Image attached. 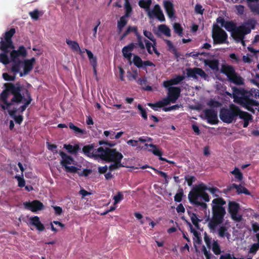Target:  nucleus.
I'll use <instances>...</instances> for the list:
<instances>
[{"label":"nucleus","instance_id":"1","mask_svg":"<svg viewBox=\"0 0 259 259\" xmlns=\"http://www.w3.org/2000/svg\"><path fill=\"white\" fill-rule=\"evenodd\" d=\"M5 89L0 94V107L7 110L15 122L21 124L23 120L22 115H16L17 112L23 113L32 101L28 90L20 82L5 83Z\"/></svg>","mask_w":259,"mask_h":259},{"label":"nucleus","instance_id":"2","mask_svg":"<svg viewBox=\"0 0 259 259\" xmlns=\"http://www.w3.org/2000/svg\"><path fill=\"white\" fill-rule=\"evenodd\" d=\"M226 202L222 198H215L212 201V217L209 221L208 227L212 233H217L221 238H225L230 241L231 234L228 232L229 225L225 223L222 225L226 210L223 205Z\"/></svg>","mask_w":259,"mask_h":259},{"label":"nucleus","instance_id":"3","mask_svg":"<svg viewBox=\"0 0 259 259\" xmlns=\"http://www.w3.org/2000/svg\"><path fill=\"white\" fill-rule=\"evenodd\" d=\"M207 190L209 191L214 197H218L217 198H219L221 192L218 188L207 187L204 184L201 183L194 187L189 192L188 198L190 201L195 205L201 206L203 209H206L207 205L203 202L202 200L205 202H208L210 200L209 195L206 193ZM220 198H221L220 197Z\"/></svg>","mask_w":259,"mask_h":259},{"label":"nucleus","instance_id":"4","mask_svg":"<svg viewBox=\"0 0 259 259\" xmlns=\"http://www.w3.org/2000/svg\"><path fill=\"white\" fill-rule=\"evenodd\" d=\"M233 97L234 102L239 104L248 111L254 113L253 106H258L259 102L250 99V95L255 98H259V90L257 89H251L249 92L242 89L236 88H233Z\"/></svg>","mask_w":259,"mask_h":259},{"label":"nucleus","instance_id":"5","mask_svg":"<svg viewBox=\"0 0 259 259\" xmlns=\"http://www.w3.org/2000/svg\"><path fill=\"white\" fill-rule=\"evenodd\" d=\"M238 115L244 120L243 127H246L249 121L252 120L251 116L246 112L240 111L235 105H231L229 109H222L220 114L221 119L227 123L232 122L235 117Z\"/></svg>","mask_w":259,"mask_h":259},{"label":"nucleus","instance_id":"6","mask_svg":"<svg viewBox=\"0 0 259 259\" xmlns=\"http://www.w3.org/2000/svg\"><path fill=\"white\" fill-rule=\"evenodd\" d=\"M82 152L88 157L99 158L104 160L113 162V149H110L109 148H104L100 147L97 149H94L93 145H88L83 147Z\"/></svg>","mask_w":259,"mask_h":259},{"label":"nucleus","instance_id":"7","mask_svg":"<svg viewBox=\"0 0 259 259\" xmlns=\"http://www.w3.org/2000/svg\"><path fill=\"white\" fill-rule=\"evenodd\" d=\"M183 76L178 75L176 77L163 82V85L168 89V96L170 98L171 102L175 103L180 94V89L177 87H171L172 85L178 84L184 79Z\"/></svg>","mask_w":259,"mask_h":259},{"label":"nucleus","instance_id":"8","mask_svg":"<svg viewBox=\"0 0 259 259\" xmlns=\"http://www.w3.org/2000/svg\"><path fill=\"white\" fill-rule=\"evenodd\" d=\"M228 31H232V35L237 41H240L244 46L245 42L243 39L245 34L250 32V29L246 26H241L235 27L234 25L230 22H226L223 26Z\"/></svg>","mask_w":259,"mask_h":259},{"label":"nucleus","instance_id":"9","mask_svg":"<svg viewBox=\"0 0 259 259\" xmlns=\"http://www.w3.org/2000/svg\"><path fill=\"white\" fill-rule=\"evenodd\" d=\"M212 36L215 44L225 43L227 38L226 32L215 24L213 25Z\"/></svg>","mask_w":259,"mask_h":259},{"label":"nucleus","instance_id":"10","mask_svg":"<svg viewBox=\"0 0 259 259\" xmlns=\"http://www.w3.org/2000/svg\"><path fill=\"white\" fill-rule=\"evenodd\" d=\"M223 72L228 77L230 80L237 85L243 84V79L238 75L234 68L230 66H226L223 68Z\"/></svg>","mask_w":259,"mask_h":259},{"label":"nucleus","instance_id":"11","mask_svg":"<svg viewBox=\"0 0 259 259\" xmlns=\"http://www.w3.org/2000/svg\"><path fill=\"white\" fill-rule=\"evenodd\" d=\"M147 14L150 19H154L156 18L161 22L165 21V17L163 12L158 4L155 5L154 7L147 10Z\"/></svg>","mask_w":259,"mask_h":259},{"label":"nucleus","instance_id":"12","mask_svg":"<svg viewBox=\"0 0 259 259\" xmlns=\"http://www.w3.org/2000/svg\"><path fill=\"white\" fill-rule=\"evenodd\" d=\"M229 212L231 214L232 219L236 222H240L242 219V215L239 214L238 210L239 209V205L235 202H229Z\"/></svg>","mask_w":259,"mask_h":259},{"label":"nucleus","instance_id":"13","mask_svg":"<svg viewBox=\"0 0 259 259\" xmlns=\"http://www.w3.org/2000/svg\"><path fill=\"white\" fill-rule=\"evenodd\" d=\"M124 3V7L125 9V15L120 19L118 22L117 28L119 32L122 30L123 27L125 25L127 21V17L129 16L132 11V7L130 5L128 0H123Z\"/></svg>","mask_w":259,"mask_h":259},{"label":"nucleus","instance_id":"14","mask_svg":"<svg viewBox=\"0 0 259 259\" xmlns=\"http://www.w3.org/2000/svg\"><path fill=\"white\" fill-rule=\"evenodd\" d=\"M204 240L207 246L209 248H211L215 254L219 255L221 254V250L220 246L217 240L212 239L207 236L206 234L204 235Z\"/></svg>","mask_w":259,"mask_h":259},{"label":"nucleus","instance_id":"15","mask_svg":"<svg viewBox=\"0 0 259 259\" xmlns=\"http://www.w3.org/2000/svg\"><path fill=\"white\" fill-rule=\"evenodd\" d=\"M142 42L144 46V48H139L141 50L144 52L146 48L149 54H152L154 52L157 56L160 55V53L157 50L156 48V41L150 42L149 40L143 38Z\"/></svg>","mask_w":259,"mask_h":259},{"label":"nucleus","instance_id":"16","mask_svg":"<svg viewBox=\"0 0 259 259\" xmlns=\"http://www.w3.org/2000/svg\"><path fill=\"white\" fill-rule=\"evenodd\" d=\"M25 208L32 212H36L42 209L44 204L39 200H35L31 202H25L23 203Z\"/></svg>","mask_w":259,"mask_h":259},{"label":"nucleus","instance_id":"17","mask_svg":"<svg viewBox=\"0 0 259 259\" xmlns=\"http://www.w3.org/2000/svg\"><path fill=\"white\" fill-rule=\"evenodd\" d=\"M133 32L135 33L136 36L137 38V45L139 48H144V46L142 42L143 37L138 32L137 27L136 26H130L123 33V35L121 37V39H123L128 33Z\"/></svg>","mask_w":259,"mask_h":259},{"label":"nucleus","instance_id":"18","mask_svg":"<svg viewBox=\"0 0 259 259\" xmlns=\"http://www.w3.org/2000/svg\"><path fill=\"white\" fill-rule=\"evenodd\" d=\"M205 117L207 122L211 124H217L218 122L217 112L212 109H207L204 111Z\"/></svg>","mask_w":259,"mask_h":259},{"label":"nucleus","instance_id":"19","mask_svg":"<svg viewBox=\"0 0 259 259\" xmlns=\"http://www.w3.org/2000/svg\"><path fill=\"white\" fill-rule=\"evenodd\" d=\"M59 154L62 158L61 160L60 161V164L62 167H64V168L68 166L69 164H74L75 160L72 156L67 155L66 153L62 151H60L59 152Z\"/></svg>","mask_w":259,"mask_h":259},{"label":"nucleus","instance_id":"20","mask_svg":"<svg viewBox=\"0 0 259 259\" xmlns=\"http://www.w3.org/2000/svg\"><path fill=\"white\" fill-rule=\"evenodd\" d=\"M35 62V58L33 57L30 59L25 60L23 62L24 68L23 72H20V76L22 77L24 75L27 74L33 69V64Z\"/></svg>","mask_w":259,"mask_h":259},{"label":"nucleus","instance_id":"21","mask_svg":"<svg viewBox=\"0 0 259 259\" xmlns=\"http://www.w3.org/2000/svg\"><path fill=\"white\" fill-rule=\"evenodd\" d=\"M187 75L189 77L194 78H197L198 76L206 78V75L204 71L201 69L198 68H194L193 69H189L187 70Z\"/></svg>","mask_w":259,"mask_h":259},{"label":"nucleus","instance_id":"22","mask_svg":"<svg viewBox=\"0 0 259 259\" xmlns=\"http://www.w3.org/2000/svg\"><path fill=\"white\" fill-rule=\"evenodd\" d=\"M27 52L25 48L23 46H21L19 47L17 50H13L10 53V57L15 58H18L19 57H25L27 56Z\"/></svg>","mask_w":259,"mask_h":259},{"label":"nucleus","instance_id":"23","mask_svg":"<svg viewBox=\"0 0 259 259\" xmlns=\"http://www.w3.org/2000/svg\"><path fill=\"white\" fill-rule=\"evenodd\" d=\"M164 8L170 18L174 17L175 10L173 4L169 1H164L163 2Z\"/></svg>","mask_w":259,"mask_h":259},{"label":"nucleus","instance_id":"24","mask_svg":"<svg viewBox=\"0 0 259 259\" xmlns=\"http://www.w3.org/2000/svg\"><path fill=\"white\" fill-rule=\"evenodd\" d=\"M145 146L146 147H150V148H151V149H149V151H151V152L153 153V154L156 155V156H158L159 157V159L161 160H163V161H166L167 162H168V163H173L174 162L172 161H168L167 160H166V159L163 158L161 157V155H162V153H161V151L160 150H159L156 145H153V144H146L145 145Z\"/></svg>","mask_w":259,"mask_h":259},{"label":"nucleus","instance_id":"25","mask_svg":"<svg viewBox=\"0 0 259 259\" xmlns=\"http://www.w3.org/2000/svg\"><path fill=\"white\" fill-rule=\"evenodd\" d=\"M136 45L134 43H131L128 45L124 47L122 49V53L123 56L131 61L132 57V52L133 51Z\"/></svg>","mask_w":259,"mask_h":259},{"label":"nucleus","instance_id":"26","mask_svg":"<svg viewBox=\"0 0 259 259\" xmlns=\"http://www.w3.org/2000/svg\"><path fill=\"white\" fill-rule=\"evenodd\" d=\"M11 59L12 62L11 70L16 74V73L19 72L21 64L23 62L19 58L13 59L11 58Z\"/></svg>","mask_w":259,"mask_h":259},{"label":"nucleus","instance_id":"27","mask_svg":"<svg viewBox=\"0 0 259 259\" xmlns=\"http://www.w3.org/2000/svg\"><path fill=\"white\" fill-rule=\"evenodd\" d=\"M31 224L35 226L39 231H42L45 229L44 225L40 222L39 218L37 216H34L30 218Z\"/></svg>","mask_w":259,"mask_h":259},{"label":"nucleus","instance_id":"28","mask_svg":"<svg viewBox=\"0 0 259 259\" xmlns=\"http://www.w3.org/2000/svg\"><path fill=\"white\" fill-rule=\"evenodd\" d=\"M122 158V154L121 153L116 151L114 149V169L124 166L123 164L120 162V160Z\"/></svg>","mask_w":259,"mask_h":259},{"label":"nucleus","instance_id":"29","mask_svg":"<svg viewBox=\"0 0 259 259\" xmlns=\"http://www.w3.org/2000/svg\"><path fill=\"white\" fill-rule=\"evenodd\" d=\"M63 147L69 153L73 155H76L80 149L78 144H75L73 146L71 144H64Z\"/></svg>","mask_w":259,"mask_h":259},{"label":"nucleus","instance_id":"30","mask_svg":"<svg viewBox=\"0 0 259 259\" xmlns=\"http://www.w3.org/2000/svg\"><path fill=\"white\" fill-rule=\"evenodd\" d=\"M170 103H171V100L170 98L168 96L167 98L163 99L161 101H160L156 103L155 104L149 103L148 105L153 108L154 110H156V109L155 108V107H161L162 106L169 104Z\"/></svg>","mask_w":259,"mask_h":259},{"label":"nucleus","instance_id":"31","mask_svg":"<svg viewBox=\"0 0 259 259\" xmlns=\"http://www.w3.org/2000/svg\"><path fill=\"white\" fill-rule=\"evenodd\" d=\"M14 48L13 42L8 40L4 41L3 38L0 41V50L5 53H8L9 48L13 49Z\"/></svg>","mask_w":259,"mask_h":259},{"label":"nucleus","instance_id":"32","mask_svg":"<svg viewBox=\"0 0 259 259\" xmlns=\"http://www.w3.org/2000/svg\"><path fill=\"white\" fill-rule=\"evenodd\" d=\"M204 63L205 65L208 66L213 70H217L218 68L219 63L218 60H205Z\"/></svg>","mask_w":259,"mask_h":259},{"label":"nucleus","instance_id":"33","mask_svg":"<svg viewBox=\"0 0 259 259\" xmlns=\"http://www.w3.org/2000/svg\"><path fill=\"white\" fill-rule=\"evenodd\" d=\"M66 44L71 48L73 51H80V47L78 42L76 41H72L68 39L66 40Z\"/></svg>","mask_w":259,"mask_h":259},{"label":"nucleus","instance_id":"34","mask_svg":"<svg viewBox=\"0 0 259 259\" xmlns=\"http://www.w3.org/2000/svg\"><path fill=\"white\" fill-rule=\"evenodd\" d=\"M158 31L166 36L169 37L171 35L170 29L165 25H160L158 27Z\"/></svg>","mask_w":259,"mask_h":259},{"label":"nucleus","instance_id":"35","mask_svg":"<svg viewBox=\"0 0 259 259\" xmlns=\"http://www.w3.org/2000/svg\"><path fill=\"white\" fill-rule=\"evenodd\" d=\"M138 4L139 6L141 8L144 9L147 12V10L149 9L152 4V0H140Z\"/></svg>","mask_w":259,"mask_h":259},{"label":"nucleus","instance_id":"36","mask_svg":"<svg viewBox=\"0 0 259 259\" xmlns=\"http://www.w3.org/2000/svg\"><path fill=\"white\" fill-rule=\"evenodd\" d=\"M15 32L16 30L14 28H12L9 31H6L4 35V38L5 39V40L13 42L12 40V37L14 35Z\"/></svg>","mask_w":259,"mask_h":259},{"label":"nucleus","instance_id":"37","mask_svg":"<svg viewBox=\"0 0 259 259\" xmlns=\"http://www.w3.org/2000/svg\"><path fill=\"white\" fill-rule=\"evenodd\" d=\"M254 241H256L257 242L251 246L249 251V253L253 254L255 253L259 249V234L256 235V240H254Z\"/></svg>","mask_w":259,"mask_h":259},{"label":"nucleus","instance_id":"38","mask_svg":"<svg viewBox=\"0 0 259 259\" xmlns=\"http://www.w3.org/2000/svg\"><path fill=\"white\" fill-rule=\"evenodd\" d=\"M133 63L138 68L142 67L143 66V61L142 59L136 55L133 56Z\"/></svg>","mask_w":259,"mask_h":259},{"label":"nucleus","instance_id":"39","mask_svg":"<svg viewBox=\"0 0 259 259\" xmlns=\"http://www.w3.org/2000/svg\"><path fill=\"white\" fill-rule=\"evenodd\" d=\"M85 51L88 55L91 65L94 64L95 65V64L97 63V58L94 56L90 50L85 49Z\"/></svg>","mask_w":259,"mask_h":259},{"label":"nucleus","instance_id":"40","mask_svg":"<svg viewBox=\"0 0 259 259\" xmlns=\"http://www.w3.org/2000/svg\"><path fill=\"white\" fill-rule=\"evenodd\" d=\"M42 14L43 13L39 11L37 9H35L34 11L30 12L29 13V16L32 19L34 20H37L38 19L39 17L42 16Z\"/></svg>","mask_w":259,"mask_h":259},{"label":"nucleus","instance_id":"41","mask_svg":"<svg viewBox=\"0 0 259 259\" xmlns=\"http://www.w3.org/2000/svg\"><path fill=\"white\" fill-rule=\"evenodd\" d=\"M81 167V165L79 166V167L77 166H68L65 168V170L67 172L73 173V174H77L78 173L79 170H80V168Z\"/></svg>","mask_w":259,"mask_h":259},{"label":"nucleus","instance_id":"42","mask_svg":"<svg viewBox=\"0 0 259 259\" xmlns=\"http://www.w3.org/2000/svg\"><path fill=\"white\" fill-rule=\"evenodd\" d=\"M233 187L236 189L237 192L238 193H244L247 195L250 194V193L249 192L248 190L244 187H242L241 186H238L236 184H233Z\"/></svg>","mask_w":259,"mask_h":259},{"label":"nucleus","instance_id":"43","mask_svg":"<svg viewBox=\"0 0 259 259\" xmlns=\"http://www.w3.org/2000/svg\"><path fill=\"white\" fill-rule=\"evenodd\" d=\"M69 128L72 130L76 134H83L84 133V131L78 127L74 125L72 122H70L68 124Z\"/></svg>","mask_w":259,"mask_h":259},{"label":"nucleus","instance_id":"44","mask_svg":"<svg viewBox=\"0 0 259 259\" xmlns=\"http://www.w3.org/2000/svg\"><path fill=\"white\" fill-rule=\"evenodd\" d=\"M191 232L193 233L194 236V241L199 244L201 242V239L200 237V234L196 231L194 229L192 228L191 225H190Z\"/></svg>","mask_w":259,"mask_h":259},{"label":"nucleus","instance_id":"45","mask_svg":"<svg viewBox=\"0 0 259 259\" xmlns=\"http://www.w3.org/2000/svg\"><path fill=\"white\" fill-rule=\"evenodd\" d=\"M7 53L4 52L3 53L0 54V62L5 65H7L10 62V60Z\"/></svg>","mask_w":259,"mask_h":259},{"label":"nucleus","instance_id":"46","mask_svg":"<svg viewBox=\"0 0 259 259\" xmlns=\"http://www.w3.org/2000/svg\"><path fill=\"white\" fill-rule=\"evenodd\" d=\"M231 174L234 175L235 176V178L239 181L242 180L243 178V176L242 173L240 171L239 169L235 167L232 171H231Z\"/></svg>","mask_w":259,"mask_h":259},{"label":"nucleus","instance_id":"47","mask_svg":"<svg viewBox=\"0 0 259 259\" xmlns=\"http://www.w3.org/2000/svg\"><path fill=\"white\" fill-rule=\"evenodd\" d=\"M15 178L18 181V185L19 187L22 188V187H23L25 186V181L23 178V175H22V177H20V176L17 175L15 176Z\"/></svg>","mask_w":259,"mask_h":259},{"label":"nucleus","instance_id":"48","mask_svg":"<svg viewBox=\"0 0 259 259\" xmlns=\"http://www.w3.org/2000/svg\"><path fill=\"white\" fill-rule=\"evenodd\" d=\"M249 7L252 12L259 15V4H250Z\"/></svg>","mask_w":259,"mask_h":259},{"label":"nucleus","instance_id":"49","mask_svg":"<svg viewBox=\"0 0 259 259\" xmlns=\"http://www.w3.org/2000/svg\"><path fill=\"white\" fill-rule=\"evenodd\" d=\"M138 76V72L137 71L134 70L132 72H128L127 78L130 80H133L136 79Z\"/></svg>","mask_w":259,"mask_h":259},{"label":"nucleus","instance_id":"50","mask_svg":"<svg viewBox=\"0 0 259 259\" xmlns=\"http://www.w3.org/2000/svg\"><path fill=\"white\" fill-rule=\"evenodd\" d=\"M3 77L6 81H14L16 78V74L10 75L7 73H4L3 74Z\"/></svg>","mask_w":259,"mask_h":259},{"label":"nucleus","instance_id":"51","mask_svg":"<svg viewBox=\"0 0 259 259\" xmlns=\"http://www.w3.org/2000/svg\"><path fill=\"white\" fill-rule=\"evenodd\" d=\"M174 28L175 30V31L179 35H182V28L180 24L179 23H175L174 24Z\"/></svg>","mask_w":259,"mask_h":259},{"label":"nucleus","instance_id":"52","mask_svg":"<svg viewBox=\"0 0 259 259\" xmlns=\"http://www.w3.org/2000/svg\"><path fill=\"white\" fill-rule=\"evenodd\" d=\"M143 33L145 37L149 39L152 41H156L154 35L151 32L147 30H144Z\"/></svg>","mask_w":259,"mask_h":259},{"label":"nucleus","instance_id":"53","mask_svg":"<svg viewBox=\"0 0 259 259\" xmlns=\"http://www.w3.org/2000/svg\"><path fill=\"white\" fill-rule=\"evenodd\" d=\"M100 24H101V21H100V19H98L97 21V23H96V25L94 26V27L93 29V36L92 37L93 39L96 38L98 28L99 26L100 25Z\"/></svg>","mask_w":259,"mask_h":259},{"label":"nucleus","instance_id":"54","mask_svg":"<svg viewBox=\"0 0 259 259\" xmlns=\"http://www.w3.org/2000/svg\"><path fill=\"white\" fill-rule=\"evenodd\" d=\"M92 172V170L90 169H84L82 171L79 170L78 175L80 177L88 176Z\"/></svg>","mask_w":259,"mask_h":259},{"label":"nucleus","instance_id":"55","mask_svg":"<svg viewBox=\"0 0 259 259\" xmlns=\"http://www.w3.org/2000/svg\"><path fill=\"white\" fill-rule=\"evenodd\" d=\"M123 199V195L120 192L114 195V205L120 202Z\"/></svg>","mask_w":259,"mask_h":259},{"label":"nucleus","instance_id":"56","mask_svg":"<svg viewBox=\"0 0 259 259\" xmlns=\"http://www.w3.org/2000/svg\"><path fill=\"white\" fill-rule=\"evenodd\" d=\"M191 220L192 221V222L194 224L195 226L196 227H198V223L200 221V220L197 218L196 214L192 213L190 215Z\"/></svg>","mask_w":259,"mask_h":259},{"label":"nucleus","instance_id":"57","mask_svg":"<svg viewBox=\"0 0 259 259\" xmlns=\"http://www.w3.org/2000/svg\"><path fill=\"white\" fill-rule=\"evenodd\" d=\"M207 104L210 107L213 108L220 107L221 106V104L220 102L214 100H210Z\"/></svg>","mask_w":259,"mask_h":259},{"label":"nucleus","instance_id":"58","mask_svg":"<svg viewBox=\"0 0 259 259\" xmlns=\"http://www.w3.org/2000/svg\"><path fill=\"white\" fill-rule=\"evenodd\" d=\"M151 168L152 169H153L156 172H157V174L160 175L161 176L163 177L165 179V183H168L169 178L166 173L161 171H159V170L155 169L154 168H153V167H151Z\"/></svg>","mask_w":259,"mask_h":259},{"label":"nucleus","instance_id":"59","mask_svg":"<svg viewBox=\"0 0 259 259\" xmlns=\"http://www.w3.org/2000/svg\"><path fill=\"white\" fill-rule=\"evenodd\" d=\"M195 178L193 176H187L185 177V180L187 181L188 185L191 186L192 183L195 181Z\"/></svg>","mask_w":259,"mask_h":259},{"label":"nucleus","instance_id":"60","mask_svg":"<svg viewBox=\"0 0 259 259\" xmlns=\"http://www.w3.org/2000/svg\"><path fill=\"white\" fill-rule=\"evenodd\" d=\"M235 8L238 14L242 15L244 12V7L242 5H236Z\"/></svg>","mask_w":259,"mask_h":259},{"label":"nucleus","instance_id":"61","mask_svg":"<svg viewBox=\"0 0 259 259\" xmlns=\"http://www.w3.org/2000/svg\"><path fill=\"white\" fill-rule=\"evenodd\" d=\"M252 229L254 233H255V237L256 235L259 234V225L256 223L252 224Z\"/></svg>","mask_w":259,"mask_h":259},{"label":"nucleus","instance_id":"62","mask_svg":"<svg viewBox=\"0 0 259 259\" xmlns=\"http://www.w3.org/2000/svg\"><path fill=\"white\" fill-rule=\"evenodd\" d=\"M195 12L197 14H202L203 13L204 9L202 8V7L200 4L196 5L195 7Z\"/></svg>","mask_w":259,"mask_h":259},{"label":"nucleus","instance_id":"63","mask_svg":"<svg viewBox=\"0 0 259 259\" xmlns=\"http://www.w3.org/2000/svg\"><path fill=\"white\" fill-rule=\"evenodd\" d=\"M55 210V213L57 215H60L62 214L63 210L62 207L58 206H53Z\"/></svg>","mask_w":259,"mask_h":259},{"label":"nucleus","instance_id":"64","mask_svg":"<svg viewBox=\"0 0 259 259\" xmlns=\"http://www.w3.org/2000/svg\"><path fill=\"white\" fill-rule=\"evenodd\" d=\"M203 253L206 257V259H213L214 257L210 252L207 251L205 247L203 248Z\"/></svg>","mask_w":259,"mask_h":259}]
</instances>
